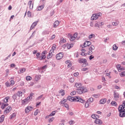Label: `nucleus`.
Masks as SVG:
<instances>
[{
    "instance_id": "obj_1",
    "label": "nucleus",
    "mask_w": 125,
    "mask_h": 125,
    "mask_svg": "<svg viewBox=\"0 0 125 125\" xmlns=\"http://www.w3.org/2000/svg\"><path fill=\"white\" fill-rule=\"evenodd\" d=\"M82 83H76L74 86L77 87V93L78 94H83V93H85V92H87V89L85 88V87L82 86Z\"/></svg>"
},
{
    "instance_id": "obj_2",
    "label": "nucleus",
    "mask_w": 125,
    "mask_h": 125,
    "mask_svg": "<svg viewBox=\"0 0 125 125\" xmlns=\"http://www.w3.org/2000/svg\"><path fill=\"white\" fill-rule=\"evenodd\" d=\"M67 100H69L71 102H80L81 103H85V100L82 99L79 96L72 97L68 96Z\"/></svg>"
},
{
    "instance_id": "obj_3",
    "label": "nucleus",
    "mask_w": 125,
    "mask_h": 125,
    "mask_svg": "<svg viewBox=\"0 0 125 125\" xmlns=\"http://www.w3.org/2000/svg\"><path fill=\"white\" fill-rule=\"evenodd\" d=\"M118 111L119 112V117L120 118H125V109L124 107H121V106L118 107Z\"/></svg>"
},
{
    "instance_id": "obj_4",
    "label": "nucleus",
    "mask_w": 125,
    "mask_h": 125,
    "mask_svg": "<svg viewBox=\"0 0 125 125\" xmlns=\"http://www.w3.org/2000/svg\"><path fill=\"white\" fill-rule=\"evenodd\" d=\"M64 57V53L60 52L56 55V58L57 60H60Z\"/></svg>"
},
{
    "instance_id": "obj_5",
    "label": "nucleus",
    "mask_w": 125,
    "mask_h": 125,
    "mask_svg": "<svg viewBox=\"0 0 125 125\" xmlns=\"http://www.w3.org/2000/svg\"><path fill=\"white\" fill-rule=\"evenodd\" d=\"M91 45V42L90 41H85L83 45H83H80V46H82V48H83L84 47H88V46H89V45Z\"/></svg>"
},
{
    "instance_id": "obj_6",
    "label": "nucleus",
    "mask_w": 125,
    "mask_h": 125,
    "mask_svg": "<svg viewBox=\"0 0 125 125\" xmlns=\"http://www.w3.org/2000/svg\"><path fill=\"white\" fill-rule=\"evenodd\" d=\"M103 25H104V22H100V21H96L94 25V27H98V28H100V27H101V26H103Z\"/></svg>"
},
{
    "instance_id": "obj_7",
    "label": "nucleus",
    "mask_w": 125,
    "mask_h": 125,
    "mask_svg": "<svg viewBox=\"0 0 125 125\" xmlns=\"http://www.w3.org/2000/svg\"><path fill=\"white\" fill-rule=\"evenodd\" d=\"M87 61H86V59L80 58L79 59L78 62L80 63V64H84V63H86Z\"/></svg>"
},
{
    "instance_id": "obj_8",
    "label": "nucleus",
    "mask_w": 125,
    "mask_h": 125,
    "mask_svg": "<svg viewBox=\"0 0 125 125\" xmlns=\"http://www.w3.org/2000/svg\"><path fill=\"white\" fill-rule=\"evenodd\" d=\"M94 123H95V124H96L97 125H103V122L102 121V120H101L100 119H98L97 118L96 120H95Z\"/></svg>"
},
{
    "instance_id": "obj_9",
    "label": "nucleus",
    "mask_w": 125,
    "mask_h": 125,
    "mask_svg": "<svg viewBox=\"0 0 125 125\" xmlns=\"http://www.w3.org/2000/svg\"><path fill=\"white\" fill-rule=\"evenodd\" d=\"M32 109H33V107L32 106H29L26 107L25 109V112L26 114H28L30 111H31Z\"/></svg>"
},
{
    "instance_id": "obj_10",
    "label": "nucleus",
    "mask_w": 125,
    "mask_h": 125,
    "mask_svg": "<svg viewBox=\"0 0 125 125\" xmlns=\"http://www.w3.org/2000/svg\"><path fill=\"white\" fill-rule=\"evenodd\" d=\"M37 32V31H34L32 35L30 36V37L27 39V41H26V42H30V40L31 39H32V38H34V37H35V34H36V32Z\"/></svg>"
},
{
    "instance_id": "obj_11",
    "label": "nucleus",
    "mask_w": 125,
    "mask_h": 125,
    "mask_svg": "<svg viewBox=\"0 0 125 125\" xmlns=\"http://www.w3.org/2000/svg\"><path fill=\"white\" fill-rule=\"evenodd\" d=\"M97 19H98V17L96 15V14H93L91 17V20H96Z\"/></svg>"
},
{
    "instance_id": "obj_12",
    "label": "nucleus",
    "mask_w": 125,
    "mask_h": 125,
    "mask_svg": "<svg viewBox=\"0 0 125 125\" xmlns=\"http://www.w3.org/2000/svg\"><path fill=\"white\" fill-rule=\"evenodd\" d=\"M107 101V99L104 98V99H102L100 101V104H105L106 103V102Z\"/></svg>"
},
{
    "instance_id": "obj_13",
    "label": "nucleus",
    "mask_w": 125,
    "mask_h": 125,
    "mask_svg": "<svg viewBox=\"0 0 125 125\" xmlns=\"http://www.w3.org/2000/svg\"><path fill=\"white\" fill-rule=\"evenodd\" d=\"M52 51L50 50L49 54H48V56L47 57V59H50V58H51L53 55V53L52 52H51Z\"/></svg>"
},
{
    "instance_id": "obj_14",
    "label": "nucleus",
    "mask_w": 125,
    "mask_h": 125,
    "mask_svg": "<svg viewBox=\"0 0 125 125\" xmlns=\"http://www.w3.org/2000/svg\"><path fill=\"white\" fill-rule=\"evenodd\" d=\"M17 115V113L16 112L13 113L10 116V120H12L13 118H15L16 117V115Z\"/></svg>"
},
{
    "instance_id": "obj_15",
    "label": "nucleus",
    "mask_w": 125,
    "mask_h": 125,
    "mask_svg": "<svg viewBox=\"0 0 125 125\" xmlns=\"http://www.w3.org/2000/svg\"><path fill=\"white\" fill-rule=\"evenodd\" d=\"M113 97L114 98H120V94L116 92H114Z\"/></svg>"
},
{
    "instance_id": "obj_16",
    "label": "nucleus",
    "mask_w": 125,
    "mask_h": 125,
    "mask_svg": "<svg viewBox=\"0 0 125 125\" xmlns=\"http://www.w3.org/2000/svg\"><path fill=\"white\" fill-rule=\"evenodd\" d=\"M28 100H29V97L22 101V104H28Z\"/></svg>"
},
{
    "instance_id": "obj_17",
    "label": "nucleus",
    "mask_w": 125,
    "mask_h": 125,
    "mask_svg": "<svg viewBox=\"0 0 125 125\" xmlns=\"http://www.w3.org/2000/svg\"><path fill=\"white\" fill-rule=\"evenodd\" d=\"M87 48L88 49V50L92 51L94 50L95 47H94V45H91L90 47L89 46H88V47H87Z\"/></svg>"
},
{
    "instance_id": "obj_18",
    "label": "nucleus",
    "mask_w": 125,
    "mask_h": 125,
    "mask_svg": "<svg viewBox=\"0 0 125 125\" xmlns=\"http://www.w3.org/2000/svg\"><path fill=\"white\" fill-rule=\"evenodd\" d=\"M43 7H44V4L39 6L37 8V11H41V10L43 9Z\"/></svg>"
},
{
    "instance_id": "obj_19",
    "label": "nucleus",
    "mask_w": 125,
    "mask_h": 125,
    "mask_svg": "<svg viewBox=\"0 0 125 125\" xmlns=\"http://www.w3.org/2000/svg\"><path fill=\"white\" fill-rule=\"evenodd\" d=\"M2 106H1V109H2L3 110L4 109V108H5L6 107H7V106H8V105H9V104H4V103H2Z\"/></svg>"
},
{
    "instance_id": "obj_20",
    "label": "nucleus",
    "mask_w": 125,
    "mask_h": 125,
    "mask_svg": "<svg viewBox=\"0 0 125 125\" xmlns=\"http://www.w3.org/2000/svg\"><path fill=\"white\" fill-rule=\"evenodd\" d=\"M59 25V21H56L54 22V28H56L57 27V26H58Z\"/></svg>"
},
{
    "instance_id": "obj_21",
    "label": "nucleus",
    "mask_w": 125,
    "mask_h": 125,
    "mask_svg": "<svg viewBox=\"0 0 125 125\" xmlns=\"http://www.w3.org/2000/svg\"><path fill=\"white\" fill-rule=\"evenodd\" d=\"M39 21L40 20H38L37 21L34 22L31 25V26H33L35 28V27H36L37 25H38V23H39Z\"/></svg>"
},
{
    "instance_id": "obj_22",
    "label": "nucleus",
    "mask_w": 125,
    "mask_h": 125,
    "mask_svg": "<svg viewBox=\"0 0 125 125\" xmlns=\"http://www.w3.org/2000/svg\"><path fill=\"white\" fill-rule=\"evenodd\" d=\"M4 115H2L0 117V124H1L4 121Z\"/></svg>"
},
{
    "instance_id": "obj_23",
    "label": "nucleus",
    "mask_w": 125,
    "mask_h": 125,
    "mask_svg": "<svg viewBox=\"0 0 125 125\" xmlns=\"http://www.w3.org/2000/svg\"><path fill=\"white\" fill-rule=\"evenodd\" d=\"M46 58V56L45 55H42V56L40 57V59H39L40 61L43 60L44 59H45Z\"/></svg>"
},
{
    "instance_id": "obj_24",
    "label": "nucleus",
    "mask_w": 125,
    "mask_h": 125,
    "mask_svg": "<svg viewBox=\"0 0 125 125\" xmlns=\"http://www.w3.org/2000/svg\"><path fill=\"white\" fill-rule=\"evenodd\" d=\"M74 46V43H70L67 45V49H71Z\"/></svg>"
},
{
    "instance_id": "obj_25",
    "label": "nucleus",
    "mask_w": 125,
    "mask_h": 125,
    "mask_svg": "<svg viewBox=\"0 0 125 125\" xmlns=\"http://www.w3.org/2000/svg\"><path fill=\"white\" fill-rule=\"evenodd\" d=\"M112 106H115V107H117L118 106V104H117V102L115 101H112L110 103Z\"/></svg>"
},
{
    "instance_id": "obj_26",
    "label": "nucleus",
    "mask_w": 125,
    "mask_h": 125,
    "mask_svg": "<svg viewBox=\"0 0 125 125\" xmlns=\"http://www.w3.org/2000/svg\"><path fill=\"white\" fill-rule=\"evenodd\" d=\"M56 49V45L54 44L52 47V49L51 50V52H53V53H54V50Z\"/></svg>"
},
{
    "instance_id": "obj_27",
    "label": "nucleus",
    "mask_w": 125,
    "mask_h": 125,
    "mask_svg": "<svg viewBox=\"0 0 125 125\" xmlns=\"http://www.w3.org/2000/svg\"><path fill=\"white\" fill-rule=\"evenodd\" d=\"M10 97L9 96L6 97L4 99V101L3 102L5 103H7L8 102V100L9 99Z\"/></svg>"
},
{
    "instance_id": "obj_28",
    "label": "nucleus",
    "mask_w": 125,
    "mask_h": 125,
    "mask_svg": "<svg viewBox=\"0 0 125 125\" xmlns=\"http://www.w3.org/2000/svg\"><path fill=\"white\" fill-rule=\"evenodd\" d=\"M36 58L38 59V60H40V59L41 58V53L38 52L36 54Z\"/></svg>"
},
{
    "instance_id": "obj_29",
    "label": "nucleus",
    "mask_w": 125,
    "mask_h": 125,
    "mask_svg": "<svg viewBox=\"0 0 125 125\" xmlns=\"http://www.w3.org/2000/svg\"><path fill=\"white\" fill-rule=\"evenodd\" d=\"M5 110H7V111H8V113H10V111H11V110H12V108H11V106H8L5 109Z\"/></svg>"
},
{
    "instance_id": "obj_30",
    "label": "nucleus",
    "mask_w": 125,
    "mask_h": 125,
    "mask_svg": "<svg viewBox=\"0 0 125 125\" xmlns=\"http://www.w3.org/2000/svg\"><path fill=\"white\" fill-rule=\"evenodd\" d=\"M56 112H57V111H52V113L49 114V116H50L51 117H53V116H55V114H56Z\"/></svg>"
},
{
    "instance_id": "obj_31",
    "label": "nucleus",
    "mask_w": 125,
    "mask_h": 125,
    "mask_svg": "<svg viewBox=\"0 0 125 125\" xmlns=\"http://www.w3.org/2000/svg\"><path fill=\"white\" fill-rule=\"evenodd\" d=\"M87 102H89L90 103H91L92 102H93V98H89L87 101Z\"/></svg>"
},
{
    "instance_id": "obj_32",
    "label": "nucleus",
    "mask_w": 125,
    "mask_h": 125,
    "mask_svg": "<svg viewBox=\"0 0 125 125\" xmlns=\"http://www.w3.org/2000/svg\"><path fill=\"white\" fill-rule=\"evenodd\" d=\"M22 91H18L17 93V95H18V96H19V97H20V96H22Z\"/></svg>"
},
{
    "instance_id": "obj_33",
    "label": "nucleus",
    "mask_w": 125,
    "mask_h": 125,
    "mask_svg": "<svg viewBox=\"0 0 125 125\" xmlns=\"http://www.w3.org/2000/svg\"><path fill=\"white\" fill-rule=\"evenodd\" d=\"M76 94H77V91H72L70 93L71 96H74V95H76Z\"/></svg>"
},
{
    "instance_id": "obj_34",
    "label": "nucleus",
    "mask_w": 125,
    "mask_h": 125,
    "mask_svg": "<svg viewBox=\"0 0 125 125\" xmlns=\"http://www.w3.org/2000/svg\"><path fill=\"white\" fill-rule=\"evenodd\" d=\"M25 71H26V69H25V68H22L20 69V72H19V73L21 74L22 73H24V72H25Z\"/></svg>"
},
{
    "instance_id": "obj_35",
    "label": "nucleus",
    "mask_w": 125,
    "mask_h": 125,
    "mask_svg": "<svg viewBox=\"0 0 125 125\" xmlns=\"http://www.w3.org/2000/svg\"><path fill=\"white\" fill-rule=\"evenodd\" d=\"M118 47L117 46V45L116 44H114L113 46V49L114 50H118Z\"/></svg>"
},
{
    "instance_id": "obj_36",
    "label": "nucleus",
    "mask_w": 125,
    "mask_h": 125,
    "mask_svg": "<svg viewBox=\"0 0 125 125\" xmlns=\"http://www.w3.org/2000/svg\"><path fill=\"white\" fill-rule=\"evenodd\" d=\"M62 42H66V39H64L63 38H62L61 41L60 42V43H62Z\"/></svg>"
},
{
    "instance_id": "obj_37",
    "label": "nucleus",
    "mask_w": 125,
    "mask_h": 125,
    "mask_svg": "<svg viewBox=\"0 0 125 125\" xmlns=\"http://www.w3.org/2000/svg\"><path fill=\"white\" fill-rule=\"evenodd\" d=\"M17 96L18 95L17 94H14L13 96H12V98L14 100H15L16 99H17Z\"/></svg>"
},
{
    "instance_id": "obj_38",
    "label": "nucleus",
    "mask_w": 125,
    "mask_h": 125,
    "mask_svg": "<svg viewBox=\"0 0 125 125\" xmlns=\"http://www.w3.org/2000/svg\"><path fill=\"white\" fill-rule=\"evenodd\" d=\"M26 80L27 81H31L32 80V77L30 76H28L26 77Z\"/></svg>"
},
{
    "instance_id": "obj_39",
    "label": "nucleus",
    "mask_w": 125,
    "mask_h": 125,
    "mask_svg": "<svg viewBox=\"0 0 125 125\" xmlns=\"http://www.w3.org/2000/svg\"><path fill=\"white\" fill-rule=\"evenodd\" d=\"M87 66H88V62H87L82 64V67H86Z\"/></svg>"
},
{
    "instance_id": "obj_40",
    "label": "nucleus",
    "mask_w": 125,
    "mask_h": 125,
    "mask_svg": "<svg viewBox=\"0 0 125 125\" xmlns=\"http://www.w3.org/2000/svg\"><path fill=\"white\" fill-rule=\"evenodd\" d=\"M46 68H47V65H45L42 66V67H41L40 71H42V70H44V69H46Z\"/></svg>"
},
{
    "instance_id": "obj_41",
    "label": "nucleus",
    "mask_w": 125,
    "mask_h": 125,
    "mask_svg": "<svg viewBox=\"0 0 125 125\" xmlns=\"http://www.w3.org/2000/svg\"><path fill=\"white\" fill-rule=\"evenodd\" d=\"M91 117L92 119H94V120H97V117H96V114H92L91 115Z\"/></svg>"
},
{
    "instance_id": "obj_42",
    "label": "nucleus",
    "mask_w": 125,
    "mask_h": 125,
    "mask_svg": "<svg viewBox=\"0 0 125 125\" xmlns=\"http://www.w3.org/2000/svg\"><path fill=\"white\" fill-rule=\"evenodd\" d=\"M121 71H125V67L120 66V69H118V72H121Z\"/></svg>"
},
{
    "instance_id": "obj_43",
    "label": "nucleus",
    "mask_w": 125,
    "mask_h": 125,
    "mask_svg": "<svg viewBox=\"0 0 125 125\" xmlns=\"http://www.w3.org/2000/svg\"><path fill=\"white\" fill-rule=\"evenodd\" d=\"M94 37H95V35H94L93 34H90L89 36L88 39H89L90 40L91 39H92V38H93Z\"/></svg>"
},
{
    "instance_id": "obj_44",
    "label": "nucleus",
    "mask_w": 125,
    "mask_h": 125,
    "mask_svg": "<svg viewBox=\"0 0 125 125\" xmlns=\"http://www.w3.org/2000/svg\"><path fill=\"white\" fill-rule=\"evenodd\" d=\"M27 16L28 17H32V13L30 11L27 12Z\"/></svg>"
},
{
    "instance_id": "obj_45",
    "label": "nucleus",
    "mask_w": 125,
    "mask_h": 125,
    "mask_svg": "<svg viewBox=\"0 0 125 125\" xmlns=\"http://www.w3.org/2000/svg\"><path fill=\"white\" fill-rule=\"evenodd\" d=\"M87 53L84 52H82L81 54V55H82V56H86Z\"/></svg>"
},
{
    "instance_id": "obj_46",
    "label": "nucleus",
    "mask_w": 125,
    "mask_h": 125,
    "mask_svg": "<svg viewBox=\"0 0 125 125\" xmlns=\"http://www.w3.org/2000/svg\"><path fill=\"white\" fill-rule=\"evenodd\" d=\"M69 82L70 83H74V82H75V79L74 78H70L69 79Z\"/></svg>"
},
{
    "instance_id": "obj_47",
    "label": "nucleus",
    "mask_w": 125,
    "mask_h": 125,
    "mask_svg": "<svg viewBox=\"0 0 125 125\" xmlns=\"http://www.w3.org/2000/svg\"><path fill=\"white\" fill-rule=\"evenodd\" d=\"M70 42H73V41H75V38L74 37H73V35L72 36H71V37L69 39Z\"/></svg>"
},
{
    "instance_id": "obj_48",
    "label": "nucleus",
    "mask_w": 125,
    "mask_h": 125,
    "mask_svg": "<svg viewBox=\"0 0 125 125\" xmlns=\"http://www.w3.org/2000/svg\"><path fill=\"white\" fill-rule=\"evenodd\" d=\"M121 77H125V71H122L121 74H120Z\"/></svg>"
},
{
    "instance_id": "obj_49",
    "label": "nucleus",
    "mask_w": 125,
    "mask_h": 125,
    "mask_svg": "<svg viewBox=\"0 0 125 125\" xmlns=\"http://www.w3.org/2000/svg\"><path fill=\"white\" fill-rule=\"evenodd\" d=\"M65 108H66V109H67V110H69V104H63Z\"/></svg>"
},
{
    "instance_id": "obj_50",
    "label": "nucleus",
    "mask_w": 125,
    "mask_h": 125,
    "mask_svg": "<svg viewBox=\"0 0 125 125\" xmlns=\"http://www.w3.org/2000/svg\"><path fill=\"white\" fill-rule=\"evenodd\" d=\"M96 15H97V16L98 17V18L99 17H100V16H102V13L99 12V13H96Z\"/></svg>"
},
{
    "instance_id": "obj_51",
    "label": "nucleus",
    "mask_w": 125,
    "mask_h": 125,
    "mask_svg": "<svg viewBox=\"0 0 125 125\" xmlns=\"http://www.w3.org/2000/svg\"><path fill=\"white\" fill-rule=\"evenodd\" d=\"M87 70H88V68L87 67H84L82 69V71H83V72H85V71H87Z\"/></svg>"
},
{
    "instance_id": "obj_52",
    "label": "nucleus",
    "mask_w": 125,
    "mask_h": 125,
    "mask_svg": "<svg viewBox=\"0 0 125 125\" xmlns=\"http://www.w3.org/2000/svg\"><path fill=\"white\" fill-rule=\"evenodd\" d=\"M39 114V109H36L34 112V116H37Z\"/></svg>"
},
{
    "instance_id": "obj_53",
    "label": "nucleus",
    "mask_w": 125,
    "mask_h": 125,
    "mask_svg": "<svg viewBox=\"0 0 125 125\" xmlns=\"http://www.w3.org/2000/svg\"><path fill=\"white\" fill-rule=\"evenodd\" d=\"M89 106V104H88V102H86L85 104V108H88Z\"/></svg>"
},
{
    "instance_id": "obj_54",
    "label": "nucleus",
    "mask_w": 125,
    "mask_h": 125,
    "mask_svg": "<svg viewBox=\"0 0 125 125\" xmlns=\"http://www.w3.org/2000/svg\"><path fill=\"white\" fill-rule=\"evenodd\" d=\"M34 96V93L31 92L30 94V97H28V99H30L31 98H32L33 96Z\"/></svg>"
},
{
    "instance_id": "obj_55",
    "label": "nucleus",
    "mask_w": 125,
    "mask_h": 125,
    "mask_svg": "<svg viewBox=\"0 0 125 125\" xmlns=\"http://www.w3.org/2000/svg\"><path fill=\"white\" fill-rule=\"evenodd\" d=\"M15 67H16V65H15L14 63H11L10 64L11 68H15Z\"/></svg>"
},
{
    "instance_id": "obj_56",
    "label": "nucleus",
    "mask_w": 125,
    "mask_h": 125,
    "mask_svg": "<svg viewBox=\"0 0 125 125\" xmlns=\"http://www.w3.org/2000/svg\"><path fill=\"white\" fill-rule=\"evenodd\" d=\"M53 120H54V117H52L49 119V123H51V122H53Z\"/></svg>"
},
{
    "instance_id": "obj_57",
    "label": "nucleus",
    "mask_w": 125,
    "mask_h": 125,
    "mask_svg": "<svg viewBox=\"0 0 125 125\" xmlns=\"http://www.w3.org/2000/svg\"><path fill=\"white\" fill-rule=\"evenodd\" d=\"M5 85L8 87V86H10V83L8 82H7L5 83Z\"/></svg>"
},
{
    "instance_id": "obj_58",
    "label": "nucleus",
    "mask_w": 125,
    "mask_h": 125,
    "mask_svg": "<svg viewBox=\"0 0 125 125\" xmlns=\"http://www.w3.org/2000/svg\"><path fill=\"white\" fill-rule=\"evenodd\" d=\"M75 39H77V37H78V33H75L74 34L73 36H72Z\"/></svg>"
},
{
    "instance_id": "obj_59",
    "label": "nucleus",
    "mask_w": 125,
    "mask_h": 125,
    "mask_svg": "<svg viewBox=\"0 0 125 125\" xmlns=\"http://www.w3.org/2000/svg\"><path fill=\"white\" fill-rule=\"evenodd\" d=\"M94 58V56H93V55H90L89 57V60H92V59H93Z\"/></svg>"
},
{
    "instance_id": "obj_60",
    "label": "nucleus",
    "mask_w": 125,
    "mask_h": 125,
    "mask_svg": "<svg viewBox=\"0 0 125 125\" xmlns=\"http://www.w3.org/2000/svg\"><path fill=\"white\" fill-rule=\"evenodd\" d=\"M46 53H47V51L44 50V51H43L42 52V55H45V54H46Z\"/></svg>"
},
{
    "instance_id": "obj_61",
    "label": "nucleus",
    "mask_w": 125,
    "mask_h": 125,
    "mask_svg": "<svg viewBox=\"0 0 125 125\" xmlns=\"http://www.w3.org/2000/svg\"><path fill=\"white\" fill-rule=\"evenodd\" d=\"M79 73L78 72H76L73 74V76L74 77H78V76H79Z\"/></svg>"
},
{
    "instance_id": "obj_62",
    "label": "nucleus",
    "mask_w": 125,
    "mask_h": 125,
    "mask_svg": "<svg viewBox=\"0 0 125 125\" xmlns=\"http://www.w3.org/2000/svg\"><path fill=\"white\" fill-rule=\"evenodd\" d=\"M40 77L39 76H36L35 77V81L36 82H38L39 81V80H40Z\"/></svg>"
},
{
    "instance_id": "obj_63",
    "label": "nucleus",
    "mask_w": 125,
    "mask_h": 125,
    "mask_svg": "<svg viewBox=\"0 0 125 125\" xmlns=\"http://www.w3.org/2000/svg\"><path fill=\"white\" fill-rule=\"evenodd\" d=\"M119 23H118V22H112V25H113V26H118V24Z\"/></svg>"
},
{
    "instance_id": "obj_64",
    "label": "nucleus",
    "mask_w": 125,
    "mask_h": 125,
    "mask_svg": "<svg viewBox=\"0 0 125 125\" xmlns=\"http://www.w3.org/2000/svg\"><path fill=\"white\" fill-rule=\"evenodd\" d=\"M69 124L71 125H74V121L71 120L70 121H69Z\"/></svg>"
}]
</instances>
